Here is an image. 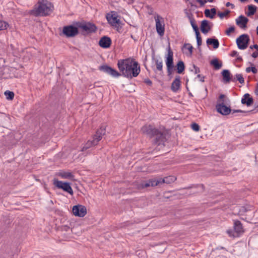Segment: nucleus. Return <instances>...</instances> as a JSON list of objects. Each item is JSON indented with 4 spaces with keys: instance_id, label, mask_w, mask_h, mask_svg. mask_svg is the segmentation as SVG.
<instances>
[{
    "instance_id": "1",
    "label": "nucleus",
    "mask_w": 258,
    "mask_h": 258,
    "mask_svg": "<svg viewBox=\"0 0 258 258\" xmlns=\"http://www.w3.org/2000/svg\"><path fill=\"white\" fill-rule=\"evenodd\" d=\"M117 65L121 76L128 79L137 77L141 72L138 62L130 58L119 59Z\"/></svg>"
},
{
    "instance_id": "2",
    "label": "nucleus",
    "mask_w": 258,
    "mask_h": 258,
    "mask_svg": "<svg viewBox=\"0 0 258 258\" xmlns=\"http://www.w3.org/2000/svg\"><path fill=\"white\" fill-rule=\"evenodd\" d=\"M141 131L144 134H146L152 138L156 136V138L153 141V144L157 145L158 146L155 148L153 152L155 151H160V148L159 146H161V147H165V142L167 141L166 135L159 131L158 129L154 127L152 125H145L141 128Z\"/></svg>"
},
{
    "instance_id": "3",
    "label": "nucleus",
    "mask_w": 258,
    "mask_h": 258,
    "mask_svg": "<svg viewBox=\"0 0 258 258\" xmlns=\"http://www.w3.org/2000/svg\"><path fill=\"white\" fill-rule=\"evenodd\" d=\"M38 6H35L33 10L30 11V14L35 16H46L52 11L51 7H53L52 3L47 0H42L38 2Z\"/></svg>"
},
{
    "instance_id": "4",
    "label": "nucleus",
    "mask_w": 258,
    "mask_h": 258,
    "mask_svg": "<svg viewBox=\"0 0 258 258\" xmlns=\"http://www.w3.org/2000/svg\"><path fill=\"white\" fill-rule=\"evenodd\" d=\"M77 24L80 31V34L85 37L96 33L98 30L97 26L90 21L83 20L77 21Z\"/></svg>"
},
{
    "instance_id": "5",
    "label": "nucleus",
    "mask_w": 258,
    "mask_h": 258,
    "mask_svg": "<svg viewBox=\"0 0 258 258\" xmlns=\"http://www.w3.org/2000/svg\"><path fill=\"white\" fill-rule=\"evenodd\" d=\"M106 126L105 124H102L100 128L96 132V134L94 136L93 140L92 141H88L82 148V151H85L92 146L97 145L99 141H100L102 136L105 134Z\"/></svg>"
},
{
    "instance_id": "6",
    "label": "nucleus",
    "mask_w": 258,
    "mask_h": 258,
    "mask_svg": "<svg viewBox=\"0 0 258 258\" xmlns=\"http://www.w3.org/2000/svg\"><path fill=\"white\" fill-rule=\"evenodd\" d=\"M77 21H74L73 24L63 26L60 36H64L67 38H73L80 34V31L77 24Z\"/></svg>"
},
{
    "instance_id": "7",
    "label": "nucleus",
    "mask_w": 258,
    "mask_h": 258,
    "mask_svg": "<svg viewBox=\"0 0 258 258\" xmlns=\"http://www.w3.org/2000/svg\"><path fill=\"white\" fill-rule=\"evenodd\" d=\"M166 64L167 67V76L171 79L172 78V74L173 72L174 69V61H173V52L170 46V43H168V46L167 48V54L166 56Z\"/></svg>"
},
{
    "instance_id": "8",
    "label": "nucleus",
    "mask_w": 258,
    "mask_h": 258,
    "mask_svg": "<svg viewBox=\"0 0 258 258\" xmlns=\"http://www.w3.org/2000/svg\"><path fill=\"white\" fill-rule=\"evenodd\" d=\"M53 184L58 189H61L71 195H73L74 192L71 186V183L59 181L56 178L53 180Z\"/></svg>"
},
{
    "instance_id": "9",
    "label": "nucleus",
    "mask_w": 258,
    "mask_h": 258,
    "mask_svg": "<svg viewBox=\"0 0 258 258\" xmlns=\"http://www.w3.org/2000/svg\"><path fill=\"white\" fill-rule=\"evenodd\" d=\"M236 41L238 48L240 49L243 50L248 47L250 38L248 35L243 34L236 39Z\"/></svg>"
},
{
    "instance_id": "10",
    "label": "nucleus",
    "mask_w": 258,
    "mask_h": 258,
    "mask_svg": "<svg viewBox=\"0 0 258 258\" xmlns=\"http://www.w3.org/2000/svg\"><path fill=\"white\" fill-rule=\"evenodd\" d=\"M72 212L75 216L83 217L87 214V209L85 206L78 204L73 207Z\"/></svg>"
},
{
    "instance_id": "11",
    "label": "nucleus",
    "mask_w": 258,
    "mask_h": 258,
    "mask_svg": "<svg viewBox=\"0 0 258 258\" xmlns=\"http://www.w3.org/2000/svg\"><path fill=\"white\" fill-rule=\"evenodd\" d=\"M156 29L157 33L160 36H163L165 32V24L163 18L160 16L157 15L155 18Z\"/></svg>"
},
{
    "instance_id": "12",
    "label": "nucleus",
    "mask_w": 258,
    "mask_h": 258,
    "mask_svg": "<svg viewBox=\"0 0 258 258\" xmlns=\"http://www.w3.org/2000/svg\"><path fill=\"white\" fill-rule=\"evenodd\" d=\"M159 185V181L155 178H151L147 180L142 181L138 185L139 189H143L150 186H155Z\"/></svg>"
},
{
    "instance_id": "13",
    "label": "nucleus",
    "mask_w": 258,
    "mask_h": 258,
    "mask_svg": "<svg viewBox=\"0 0 258 258\" xmlns=\"http://www.w3.org/2000/svg\"><path fill=\"white\" fill-rule=\"evenodd\" d=\"M99 70L114 77H118L121 76V74L119 72L107 64L100 66L99 67Z\"/></svg>"
},
{
    "instance_id": "14",
    "label": "nucleus",
    "mask_w": 258,
    "mask_h": 258,
    "mask_svg": "<svg viewBox=\"0 0 258 258\" xmlns=\"http://www.w3.org/2000/svg\"><path fill=\"white\" fill-rule=\"evenodd\" d=\"M111 13H114L113 14H110L107 13L106 15V18L109 24L112 26H116V24L120 23L121 21L118 19L119 16L114 12L112 11Z\"/></svg>"
},
{
    "instance_id": "15",
    "label": "nucleus",
    "mask_w": 258,
    "mask_h": 258,
    "mask_svg": "<svg viewBox=\"0 0 258 258\" xmlns=\"http://www.w3.org/2000/svg\"><path fill=\"white\" fill-rule=\"evenodd\" d=\"M217 111L223 115H229L232 111L230 106H227L224 103H217L216 105Z\"/></svg>"
},
{
    "instance_id": "16",
    "label": "nucleus",
    "mask_w": 258,
    "mask_h": 258,
    "mask_svg": "<svg viewBox=\"0 0 258 258\" xmlns=\"http://www.w3.org/2000/svg\"><path fill=\"white\" fill-rule=\"evenodd\" d=\"M233 228L236 236H239L244 232V229L241 222L238 220H233Z\"/></svg>"
},
{
    "instance_id": "17",
    "label": "nucleus",
    "mask_w": 258,
    "mask_h": 258,
    "mask_svg": "<svg viewBox=\"0 0 258 258\" xmlns=\"http://www.w3.org/2000/svg\"><path fill=\"white\" fill-rule=\"evenodd\" d=\"M112 44V41L111 38L107 36H103L100 38L98 44L103 48H109Z\"/></svg>"
},
{
    "instance_id": "18",
    "label": "nucleus",
    "mask_w": 258,
    "mask_h": 258,
    "mask_svg": "<svg viewBox=\"0 0 258 258\" xmlns=\"http://www.w3.org/2000/svg\"><path fill=\"white\" fill-rule=\"evenodd\" d=\"M221 75L223 78V82L225 84L229 83L230 81L236 82L235 78H232V75L228 70H223L221 72Z\"/></svg>"
},
{
    "instance_id": "19",
    "label": "nucleus",
    "mask_w": 258,
    "mask_h": 258,
    "mask_svg": "<svg viewBox=\"0 0 258 258\" xmlns=\"http://www.w3.org/2000/svg\"><path fill=\"white\" fill-rule=\"evenodd\" d=\"M248 22V19L243 15H240L236 19V25L242 29H245L247 28Z\"/></svg>"
},
{
    "instance_id": "20",
    "label": "nucleus",
    "mask_w": 258,
    "mask_h": 258,
    "mask_svg": "<svg viewBox=\"0 0 258 258\" xmlns=\"http://www.w3.org/2000/svg\"><path fill=\"white\" fill-rule=\"evenodd\" d=\"M212 29V26L210 25V22L207 20L202 21L200 25V30L201 32L206 34L208 33Z\"/></svg>"
},
{
    "instance_id": "21",
    "label": "nucleus",
    "mask_w": 258,
    "mask_h": 258,
    "mask_svg": "<svg viewBox=\"0 0 258 258\" xmlns=\"http://www.w3.org/2000/svg\"><path fill=\"white\" fill-rule=\"evenodd\" d=\"M241 102L242 104L250 106L253 104L254 100L249 94L246 93L242 98Z\"/></svg>"
},
{
    "instance_id": "22",
    "label": "nucleus",
    "mask_w": 258,
    "mask_h": 258,
    "mask_svg": "<svg viewBox=\"0 0 258 258\" xmlns=\"http://www.w3.org/2000/svg\"><path fill=\"white\" fill-rule=\"evenodd\" d=\"M180 85V77L179 76H176L174 80L171 84V89L173 92H176L179 89Z\"/></svg>"
},
{
    "instance_id": "23",
    "label": "nucleus",
    "mask_w": 258,
    "mask_h": 258,
    "mask_svg": "<svg viewBox=\"0 0 258 258\" xmlns=\"http://www.w3.org/2000/svg\"><path fill=\"white\" fill-rule=\"evenodd\" d=\"M185 66L184 62L180 60H179L176 64V65L174 67L173 71H175L177 73L179 74H181L183 73L185 71Z\"/></svg>"
},
{
    "instance_id": "24",
    "label": "nucleus",
    "mask_w": 258,
    "mask_h": 258,
    "mask_svg": "<svg viewBox=\"0 0 258 258\" xmlns=\"http://www.w3.org/2000/svg\"><path fill=\"white\" fill-rule=\"evenodd\" d=\"M157 180L158 181H159V184L164 183L170 184L171 183L174 182L176 180V177L174 176H168L165 177L164 178H159Z\"/></svg>"
},
{
    "instance_id": "25",
    "label": "nucleus",
    "mask_w": 258,
    "mask_h": 258,
    "mask_svg": "<svg viewBox=\"0 0 258 258\" xmlns=\"http://www.w3.org/2000/svg\"><path fill=\"white\" fill-rule=\"evenodd\" d=\"M210 64L212 66L215 70H218L221 68L222 66V62L217 58L212 59Z\"/></svg>"
},
{
    "instance_id": "26",
    "label": "nucleus",
    "mask_w": 258,
    "mask_h": 258,
    "mask_svg": "<svg viewBox=\"0 0 258 258\" xmlns=\"http://www.w3.org/2000/svg\"><path fill=\"white\" fill-rule=\"evenodd\" d=\"M206 42L208 46L212 45L214 49H217L219 46V41L215 37L208 38Z\"/></svg>"
},
{
    "instance_id": "27",
    "label": "nucleus",
    "mask_w": 258,
    "mask_h": 258,
    "mask_svg": "<svg viewBox=\"0 0 258 258\" xmlns=\"http://www.w3.org/2000/svg\"><path fill=\"white\" fill-rule=\"evenodd\" d=\"M216 9L214 8H212L210 10L206 9L204 11L205 16L207 18H209L210 19H214L216 15Z\"/></svg>"
},
{
    "instance_id": "28",
    "label": "nucleus",
    "mask_w": 258,
    "mask_h": 258,
    "mask_svg": "<svg viewBox=\"0 0 258 258\" xmlns=\"http://www.w3.org/2000/svg\"><path fill=\"white\" fill-rule=\"evenodd\" d=\"M188 18L190 21V23L195 31V33L199 32V28L196 24V22L195 19L193 17V15L192 14H190V15L188 16Z\"/></svg>"
},
{
    "instance_id": "29",
    "label": "nucleus",
    "mask_w": 258,
    "mask_h": 258,
    "mask_svg": "<svg viewBox=\"0 0 258 258\" xmlns=\"http://www.w3.org/2000/svg\"><path fill=\"white\" fill-rule=\"evenodd\" d=\"M248 8V11L247 12H246V14L248 17H250L251 16L253 15L256 11V7L252 5H250L247 6Z\"/></svg>"
},
{
    "instance_id": "30",
    "label": "nucleus",
    "mask_w": 258,
    "mask_h": 258,
    "mask_svg": "<svg viewBox=\"0 0 258 258\" xmlns=\"http://www.w3.org/2000/svg\"><path fill=\"white\" fill-rule=\"evenodd\" d=\"M58 175L65 179L69 178L72 179L74 177V175L71 172L64 171L62 172H59Z\"/></svg>"
},
{
    "instance_id": "31",
    "label": "nucleus",
    "mask_w": 258,
    "mask_h": 258,
    "mask_svg": "<svg viewBox=\"0 0 258 258\" xmlns=\"http://www.w3.org/2000/svg\"><path fill=\"white\" fill-rule=\"evenodd\" d=\"M195 34H196V39H197V45H198V48L200 50H201L200 46L202 45V39L200 31L195 33Z\"/></svg>"
},
{
    "instance_id": "32",
    "label": "nucleus",
    "mask_w": 258,
    "mask_h": 258,
    "mask_svg": "<svg viewBox=\"0 0 258 258\" xmlns=\"http://www.w3.org/2000/svg\"><path fill=\"white\" fill-rule=\"evenodd\" d=\"M6 97V98L9 100H12L14 97V93L12 91H10L9 90H7L4 93Z\"/></svg>"
},
{
    "instance_id": "33",
    "label": "nucleus",
    "mask_w": 258,
    "mask_h": 258,
    "mask_svg": "<svg viewBox=\"0 0 258 258\" xmlns=\"http://www.w3.org/2000/svg\"><path fill=\"white\" fill-rule=\"evenodd\" d=\"M155 62L156 65L157 70L160 72H162L163 63L162 61H159L158 59H155Z\"/></svg>"
},
{
    "instance_id": "34",
    "label": "nucleus",
    "mask_w": 258,
    "mask_h": 258,
    "mask_svg": "<svg viewBox=\"0 0 258 258\" xmlns=\"http://www.w3.org/2000/svg\"><path fill=\"white\" fill-rule=\"evenodd\" d=\"M230 13V11L228 9H226L224 12H219L218 13V16L221 18L223 19L224 17H226Z\"/></svg>"
},
{
    "instance_id": "35",
    "label": "nucleus",
    "mask_w": 258,
    "mask_h": 258,
    "mask_svg": "<svg viewBox=\"0 0 258 258\" xmlns=\"http://www.w3.org/2000/svg\"><path fill=\"white\" fill-rule=\"evenodd\" d=\"M235 80L236 81H238L241 84L244 83V79L242 74H236Z\"/></svg>"
},
{
    "instance_id": "36",
    "label": "nucleus",
    "mask_w": 258,
    "mask_h": 258,
    "mask_svg": "<svg viewBox=\"0 0 258 258\" xmlns=\"http://www.w3.org/2000/svg\"><path fill=\"white\" fill-rule=\"evenodd\" d=\"M9 24L5 21L0 20V30L7 29Z\"/></svg>"
},
{
    "instance_id": "37",
    "label": "nucleus",
    "mask_w": 258,
    "mask_h": 258,
    "mask_svg": "<svg viewBox=\"0 0 258 258\" xmlns=\"http://www.w3.org/2000/svg\"><path fill=\"white\" fill-rule=\"evenodd\" d=\"M123 24L120 22V23H118V24H116V26H114L115 28L116 31L119 33H122L123 31V29L122 28V25H123Z\"/></svg>"
},
{
    "instance_id": "38",
    "label": "nucleus",
    "mask_w": 258,
    "mask_h": 258,
    "mask_svg": "<svg viewBox=\"0 0 258 258\" xmlns=\"http://www.w3.org/2000/svg\"><path fill=\"white\" fill-rule=\"evenodd\" d=\"M235 30V28L234 26H230L229 28L226 30L225 34L229 36L231 34V33L234 32Z\"/></svg>"
},
{
    "instance_id": "39",
    "label": "nucleus",
    "mask_w": 258,
    "mask_h": 258,
    "mask_svg": "<svg viewBox=\"0 0 258 258\" xmlns=\"http://www.w3.org/2000/svg\"><path fill=\"white\" fill-rule=\"evenodd\" d=\"M191 127L192 129V130L196 132H198L200 130V125L196 122H192L191 124Z\"/></svg>"
},
{
    "instance_id": "40",
    "label": "nucleus",
    "mask_w": 258,
    "mask_h": 258,
    "mask_svg": "<svg viewBox=\"0 0 258 258\" xmlns=\"http://www.w3.org/2000/svg\"><path fill=\"white\" fill-rule=\"evenodd\" d=\"M184 46L188 50L190 54L191 55L194 49L192 46L189 43H186L184 44Z\"/></svg>"
},
{
    "instance_id": "41",
    "label": "nucleus",
    "mask_w": 258,
    "mask_h": 258,
    "mask_svg": "<svg viewBox=\"0 0 258 258\" xmlns=\"http://www.w3.org/2000/svg\"><path fill=\"white\" fill-rule=\"evenodd\" d=\"M226 96L224 94H220L217 99V103H224V99Z\"/></svg>"
},
{
    "instance_id": "42",
    "label": "nucleus",
    "mask_w": 258,
    "mask_h": 258,
    "mask_svg": "<svg viewBox=\"0 0 258 258\" xmlns=\"http://www.w3.org/2000/svg\"><path fill=\"white\" fill-rule=\"evenodd\" d=\"M227 233L230 237H237V236H236V234L235 233L234 230L229 229V230H227Z\"/></svg>"
},
{
    "instance_id": "43",
    "label": "nucleus",
    "mask_w": 258,
    "mask_h": 258,
    "mask_svg": "<svg viewBox=\"0 0 258 258\" xmlns=\"http://www.w3.org/2000/svg\"><path fill=\"white\" fill-rule=\"evenodd\" d=\"M253 111V110H250V111H243L242 110H240V109H233V110H232V114L234 113H239V112H241V113H245V112H251Z\"/></svg>"
},
{
    "instance_id": "44",
    "label": "nucleus",
    "mask_w": 258,
    "mask_h": 258,
    "mask_svg": "<svg viewBox=\"0 0 258 258\" xmlns=\"http://www.w3.org/2000/svg\"><path fill=\"white\" fill-rule=\"evenodd\" d=\"M144 82L150 86H151L152 85V82L148 78L145 79L144 80Z\"/></svg>"
},
{
    "instance_id": "45",
    "label": "nucleus",
    "mask_w": 258,
    "mask_h": 258,
    "mask_svg": "<svg viewBox=\"0 0 258 258\" xmlns=\"http://www.w3.org/2000/svg\"><path fill=\"white\" fill-rule=\"evenodd\" d=\"M197 2H198L201 7L204 6L206 3L207 2V0H196Z\"/></svg>"
},
{
    "instance_id": "46",
    "label": "nucleus",
    "mask_w": 258,
    "mask_h": 258,
    "mask_svg": "<svg viewBox=\"0 0 258 258\" xmlns=\"http://www.w3.org/2000/svg\"><path fill=\"white\" fill-rule=\"evenodd\" d=\"M250 63V65L252 66L251 67V72H252V73L253 74H254L257 73V70L256 69V68L254 66H254L253 64L251 63V62Z\"/></svg>"
},
{
    "instance_id": "47",
    "label": "nucleus",
    "mask_w": 258,
    "mask_h": 258,
    "mask_svg": "<svg viewBox=\"0 0 258 258\" xmlns=\"http://www.w3.org/2000/svg\"><path fill=\"white\" fill-rule=\"evenodd\" d=\"M193 68L195 69V74H198L200 72V68L199 67H198L197 66H196L195 64H193Z\"/></svg>"
},
{
    "instance_id": "48",
    "label": "nucleus",
    "mask_w": 258,
    "mask_h": 258,
    "mask_svg": "<svg viewBox=\"0 0 258 258\" xmlns=\"http://www.w3.org/2000/svg\"><path fill=\"white\" fill-rule=\"evenodd\" d=\"M238 55V53L235 50H233L230 54V56L232 57H235V56H237Z\"/></svg>"
},
{
    "instance_id": "49",
    "label": "nucleus",
    "mask_w": 258,
    "mask_h": 258,
    "mask_svg": "<svg viewBox=\"0 0 258 258\" xmlns=\"http://www.w3.org/2000/svg\"><path fill=\"white\" fill-rule=\"evenodd\" d=\"M250 49H255L257 51H258V45L257 44H253V45H250L249 46Z\"/></svg>"
},
{
    "instance_id": "50",
    "label": "nucleus",
    "mask_w": 258,
    "mask_h": 258,
    "mask_svg": "<svg viewBox=\"0 0 258 258\" xmlns=\"http://www.w3.org/2000/svg\"><path fill=\"white\" fill-rule=\"evenodd\" d=\"M197 77L200 79V81L202 82H204L205 81V77L204 76H201V75L199 74L197 76Z\"/></svg>"
},
{
    "instance_id": "51",
    "label": "nucleus",
    "mask_w": 258,
    "mask_h": 258,
    "mask_svg": "<svg viewBox=\"0 0 258 258\" xmlns=\"http://www.w3.org/2000/svg\"><path fill=\"white\" fill-rule=\"evenodd\" d=\"M251 56L253 58L258 57V51L253 52L251 54Z\"/></svg>"
},
{
    "instance_id": "52",
    "label": "nucleus",
    "mask_w": 258,
    "mask_h": 258,
    "mask_svg": "<svg viewBox=\"0 0 258 258\" xmlns=\"http://www.w3.org/2000/svg\"><path fill=\"white\" fill-rule=\"evenodd\" d=\"M226 7H229V6H231V8H234V5L231 3H230V2H227L226 4Z\"/></svg>"
},
{
    "instance_id": "53",
    "label": "nucleus",
    "mask_w": 258,
    "mask_h": 258,
    "mask_svg": "<svg viewBox=\"0 0 258 258\" xmlns=\"http://www.w3.org/2000/svg\"><path fill=\"white\" fill-rule=\"evenodd\" d=\"M236 60L238 61H239V62H241V61H243V59H242V58L241 56H238L236 58Z\"/></svg>"
},
{
    "instance_id": "54",
    "label": "nucleus",
    "mask_w": 258,
    "mask_h": 258,
    "mask_svg": "<svg viewBox=\"0 0 258 258\" xmlns=\"http://www.w3.org/2000/svg\"><path fill=\"white\" fill-rule=\"evenodd\" d=\"M246 72L247 73H249L250 72H251V67H248L246 69Z\"/></svg>"
},
{
    "instance_id": "55",
    "label": "nucleus",
    "mask_w": 258,
    "mask_h": 258,
    "mask_svg": "<svg viewBox=\"0 0 258 258\" xmlns=\"http://www.w3.org/2000/svg\"><path fill=\"white\" fill-rule=\"evenodd\" d=\"M257 100H258V98H257ZM255 109L256 110V112L258 111V101H257V103H255Z\"/></svg>"
},
{
    "instance_id": "56",
    "label": "nucleus",
    "mask_w": 258,
    "mask_h": 258,
    "mask_svg": "<svg viewBox=\"0 0 258 258\" xmlns=\"http://www.w3.org/2000/svg\"><path fill=\"white\" fill-rule=\"evenodd\" d=\"M137 254H141V253H144L143 250H138L136 252Z\"/></svg>"
},
{
    "instance_id": "57",
    "label": "nucleus",
    "mask_w": 258,
    "mask_h": 258,
    "mask_svg": "<svg viewBox=\"0 0 258 258\" xmlns=\"http://www.w3.org/2000/svg\"><path fill=\"white\" fill-rule=\"evenodd\" d=\"M191 7H194L195 8H197V6L196 5H194L192 3H189Z\"/></svg>"
},
{
    "instance_id": "58",
    "label": "nucleus",
    "mask_w": 258,
    "mask_h": 258,
    "mask_svg": "<svg viewBox=\"0 0 258 258\" xmlns=\"http://www.w3.org/2000/svg\"><path fill=\"white\" fill-rule=\"evenodd\" d=\"M152 58H153V59H155V53H154V52H153V53Z\"/></svg>"
},
{
    "instance_id": "59",
    "label": "nucleus",
    "mask_w": 258,
    "mask_h": 258,
    "mask_svg": "<svg viewBox=\"0 0 258 258\" xmlns=\"http://www.w3.org/2000/svg\"><path fill=\"white\" fill-rule=\"evenodd\" d=\"M207 2H209L210 3H212L214 2V0H207Z\"/></svg>"
},
{
    "instance_id": "60",
    "label": "nucleus",
    "mask_w": 258,
    "mask_h": 258,
    "mask_svg": "<svg viewBox=\"0 0 258 258\" xmlns=\"http://www.w3.org/2000/svg\"><path fill=\"white\" fill-rule=\"evenodd\" d=\"M256 34L258 35V26L256 27Z\"/></svg>"
},
{
    "instance_id": "61",
    "label": "nucleus",
    "mask_w": 258,
    "mask_h": 258,
    "mask_svg": "<svg viewBox=\"0 0 258 258\" xmlns=\"http://www.w3.org/2000/svg\"><path fill=\"white\" fill-rule=\"evenodd\" d=\"M188 95H189V96H192V95L191 93H190V92H189V93H188Z\"/></svg>"
},
{
    "instance_id": "62",
    "label": "nucleus",
    "mask_w": 258,
    "mask_h": 258,
    "mask_svg": "<svg viewBox=\"0 0 258 258\" xmlns=\"http://www.w3.org/2000/svg\"><path fill=\"white\" fill-rule=\"evenodd\" d=\"M8 224H10V223H11V222H10V219H8Z\"/></svg>"
},
{
    "instance_id": "63",
    "label": "nucleus",
    "mask_w": 258,
    "mask_h": 258,
    "mask_svg": "<svg viewBox=\"0 0 258 258\" xmlns=\"http://www.w3.org/2000/svg\"><path fill=\"white\" fill-rule=\"evenodd\" d=\"M254 1H255L256 3H258V0H254Z\"/></svg>"
},
{
    "instance_id": "64",
    "label": "nucleus",
    "mask_w": 258,
    "mask_h": 258,
    "mask_svg": "<svg viewBox=\"0 0 258 258\" xmlns=\"http://www.w3.org/2000/svg\"><path fill=\"white\" fill-rule=\"evenodd\" d=\"M144 66H145V68H146V69H147L146 65L145 64Z\"/></svg>"
}]
</instances>
